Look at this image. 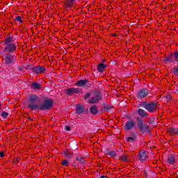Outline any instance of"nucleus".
Returning a JSON list of instances; mask_svg holds the SVG:
<instances>
[{"instance_id": "nucleus-1", "label": "nucleus", "mask_w": 178, "mask_h": 178, "mask_svg": "<svg viewBox=\"0 0 178 178\" xmlns=\"http://www.w3.org/2000/svg\"><path fill=\"white\" fill-rule=\"evenodd\" d=\"M38 101V97L35 95H31L29 97V108L32 111H41V104L37 102Z\"/></svg>"}, {"instance_id": "nucleus-31", "label": "nucleus", "mask_w": 178, "mask_h": 178, "mask_svg": "<svg viewBox=\"0 0 178 178\" xmlns=\"http://www.w3.org/2000/svg\"><path fill=\"white\" fill-rule=\"evenodd\" d=\"M173 73L175 76H178V67L174 69Z\"/></svg>"}, {"instance_id": "nucleus-30", "label": "nucleus", "mask_w": 178, "mask_h": 178, "mask_svg": "<svg viewBox=\"0 0 178 178\" xmlns=\"http://www.w3.org/2000/svg\"><path fill=\"white\" fill-rule=\"evenodd\" d=\"M75 1H76V0H70V1H69L70 6H73V5H74Z\"/></svg>"}, {"instance_id": "nucleus-19", "label": "nucleus", "mask_w": 178, "mask_h": 178, "mask_svg": "<svg viewBox=\"0 0 178 178\" xmlns=\"http://www.w3.org/2000/svg\"><path fill=\"white\" fill-rule=\"evenodd\" d=\"M105 67H106V65H105V64H104V63H101L97 67V70H98V72H104V70H105Z\"/></svg>"}, {"instance_id": "nucleus-39", "label": "nucleus", "mask_w": 178, "mask_h": 178, "mask_svg": "<svg viewBox=\"0 0 178 178\" xmlns=\"http://www.w3.org/2000/svg\"><path fill=\"white\" fill-rule=\"evenodd\" d=\"M113 35H114V37H116V35H115V34H113Z\"/></svg>"}, {"instance_id": "nucleus-7", "label": "nucleus", "mask_w": 178, "mask_h": 178, "mask_svg": "<svg viewBox=\"0 0 178 178\" xmlns=\"http://www.w3.org/2000/svg\"><path fill=\"white\" fill-rule=\"evenodd\" d=\"M81 89L79 88H70L66 90L67 95H72L73 94H80Z\"/></svg>"}, {"instance_id": "nucleus-12", "label": "nucleus", "mask_w": 178, "mask_h": 178, "mask_svg": "<svg viewBox=\"0 0 178 178\" xmlns=\"http://www.w3.org/2000/svg\"><path fill=\"white\" fill-rule=\"evenodd\" d=\"M164 62H177L175 53H171L170 56L165 57Z\"/></svg>"}, {"instance_id": "nucleus-8", "label": "nucleus", "mask_w": 178, "mask_h": 178, "mask_svg": "<svg viewBox=\"0 0 178 178\" xmlns=\"http://www.w3.org/2000/svg\"><path fill=\"white\" fill-rule=\"evenodd\" d=\"M45 67L41 65L35 66L32 68V71L36 74H42V73L45 72Z\"/></svg>"}, {"instance_id": "nucleus-24", "label": "nucleus", "mask_w": 178, "mask_h": 178, "mask_svg": "<svg viewBox=\"0 0 178 178\" xmlns=\"http://www.w3.org/2000/svg\"><path fill=\"white\" fill-rule=\"evenodd\" d=\"M61 165H63V166H69V161L67 160H63Z\"/></svg>"}, {"instance_id": "nucleus-18", "label": "nucleus", "mask_w": 178, "mask_h": 178, "mask_svg": "<svg viewBox=\"0 0 178 178\" xmlns=\"http://www.w3.org/2000/svg\"><path fill=\"white\" fill-rule=\"evenodd\" d=\"M83 112H84V106H83L80 104H78L76 106V113L79 115H81V113H83Z\"/></svg>"}, {"instance_id": "nucleus-10", "label": "nucleus", "mask_w": 178, "mask_h": 178, "mask_svg": "<svg viewBox=\"0 0 178 178\" xmlns=\"http://www.w3.org/2000/svg\"><path fill=\"white\" fill-rule=\"evenodd\" d=\"M136 126V121L130 120L125 123V130H131Z\"/></svg>"}, {"instance_id": "nucleus-37", "label": "nucleus", "mask_w": 178, "mask_h": 178, "mask_svg": "<svg viewBox=\"0 0 178 178\" xmlns=\"http://www.w3.org/2000/svg\"><path fill=\"white\" fill-rule=\"evenodd\" d=\"M108 108H109V106H105V109H108Z\"/></svg>"}, {"instance_id": "nucleus-15", "label": "nucleus", "mask_w": 178, "mask_h": 178, "mask_svg": "<svg viewBox=\"0 0 178 178\" xmlns=\"http://www.w3.org/2000/svg\"><path fill=\"white\" fill-rule=\"evenodd\" d=\"M88 83V80H79L77 82L75 83L76 86H78V87H85L86 85Z\"/></svg>"}, {"instance_id": "nucleus-23", "label": "nucleus", "mask_w": 178, "mask_h": 178, "mask_svg": "<svg viewBox=\"0 0 178 178\" xmlns=\"http://www.w3.org/2000/svg\"><path fill=\"white\" fill-rule=\"evenodd\" d=\"M127 140L129 143H134V141H136V136H134L132 137H128Z\"/></svg>"}, {"instance_id": "nucleus-35", "label": "nucleus", "mask_w": 178, "mask_h": 178, "mask_svg": "<svg viewBox=\"0 0 178 178\" xmlns=\"http://www.w3.org/2000/svg\"><path fill=\"white\" fill-rule=\"evenodd\" d=\"M65 130H67V131H70V127H65Z\"/></svg>"}, {"instance_id": "nucleus-29", "label": "nucleus", "mask_w": 178, "mask_h": 178, "mask_svg": "<svg viewBox=\"0 0 178 178\" xmlns=\"http://www.w3.org/2000/svg\"><path fill=\"white\" fill-rule=\"evenodd\" d=\"M1 116H2L3 118H8V116H9V113H6V112H3V113H1Z\"/></svg>"}, {"instance_id": "nucleus-25", "label": "nucleus", "mask_w": 178, "mask_h": 178, "mask_svg": "<svg viewBox=\"0 0 178 178\" xmlns=\"http://www.w3.org/2000/svg\"><path fill=\"white\" fill-rule=\"evenodd\" d=\"M121 159L124 162H127V161H129V157L127 156V155H123L121 156Z\"/></svg>"}, {"instance_id": "nucleus-6", "label": "nucleus", "mask_w": 178, "mask_h": 178, "mask_svg": "<svg viewBox=\"0 0 178 178\" xmlns=\"http://www.w3.org/2000/svg\"><path fill=\"white\" fill-rule=\"evenodd\" d=\"M138 127L141 133H149V127L147 124H144V120H138Z\"/></svg>"}, {"instance_id": "nucleus-5", "label": "nucleus", "mask_w": 178, "mask_h": 178, "mask_svg": "<svg viewBox=\"0 0 178 178\" xmlns=\"http://www.w3.org/2000/svg\"><path fill=\"white\" fill-rule=\"evenodd\" d=\"M54 102L52 99H45L42 104H40V111L49 110L52 108Z\"/></svg>"}, {"instance_id": "nucleus-32", "label": "nucleus", "mask_w": 178, "mask_h": 178, "mask_svg": "<svg viewBox=\"0 0 178 178\" xmlns=\"http://www.w3.org/2000/svg\"><path fill=\"white\" fill-rule=\"evenodd\" d=\"M79 162L80 163H84L86 162V160H84V157H81Z\"/></svg>"}, {"instance_id": "nucleus-13", "label": "nucleus", "mask_w": 178, "mask_h": 178, "mask_svg": "<svg viewBox=\"0 0 178 178\" xmlns=\"http://www.w3.org/2000/svg\"><path fill=\"white\" fill-rule=\"evenodd\" d=\"M168 133L170 136H177L178 129L177 128H168Z\"/></svg>"}, {"instance_id": "nucleus-38", "label": "nucleus", "mask_w": 178, "mask_h": 178, "mask_svg": "<svg viewBox=\"0 0 178 178\" xmlns=\"http://www.w3.org/2000/svg\"><path fill=\"white\" fill-rule=\"evenodd\" d=\"M19 159H20V158L18 157V158L17 159V161H19Z\"/></svg>"}, {"instance_id": "nucleus-11", "label": "nucleus", "mask_w": 178, "mask_h": 178, "mask_svg": "<svg viewBox=\"0 0 178 178\" xmlns=\"http://www.w3.org/2000/svg\"><path fill=\"white\" fill-rule=\"evenodd\" d=\"M138 156L140 161H147L148 159V152L141 150L139 152Z\"/></svg>"}, {"instance_id": "nucleus-20", "label": "nucleus", "mask_w": 178, "mask_h": 178, "mask_svg": "<svg viewBox=\"0 0 178 178\" xmlns=\"http://www.w3.org/2000/svg\"><path fill=\"white\" fill-rule=\"evenodd\" d=\"M31 87H33L34 90H40V88H41V85L40 83L34 82L31 84Z\"/></svg>"}, {"instance_id": "nucleus-28", "label": "nucleus", "mask_w": 178, "mask_h": 178, "mask_svg": "<svg viewBox=\"0 0 178 178\" xmlns=\"http://www.w3.org/2000/svg\"><path fill=\"white\" fill-rule=\"evenodd\" d=\"M90 97H91V93L88 92V93H86L84 96V99H88V98H90Z\"/></svg>"}, {"instance_id": "nucleus-36", "label": "nucleus", "mask_w": 178, "mask_h": 178, "mask_svg": "<svg viewBox=\"0 0 178 178\" xmlns=\"http://www.w3.org/2000/svg\"><path fill=\"white\" fill-rule=\"evenodd\" d=\"M80 159H81V156L76 157V161H79L80 162Z\"/></svg>"}, {"instance_id": "nucleus-3", "label": "nucleus", "mask_w": 178, "mask_h": 178, "mask_svg": "<svg viewBox=\"0 0 178 178\" xmlns=\"http://www.w3.org/2000/svg\"><path fill=\"white\" fill-rule=\"evenodd\" d=\"M4 44L6 45L4 49L7 51V52H14V51H16V45L13 43V38H6Z\"/></svg>"}, {"instance_id": "nucleus-9", "label": "nucleus", "mask_w": 178, "mask_h": 178, "mask_svg": "<svg viewBox=\"0 0 178 178\" xmlns=\"http://www.w3.org/2000/svg\"><path fill=\"white\" fill-rule=\"evenodd\" d=\"M149 94V90L147 88H143L140 90L138 93V98H145L148 97V95Z\"/></svg>"}, {"instance_id": "nucleus-34", "label": "nucleus", "mask_w": 178, "mask_h": 178, "mask_svg": "<svg viewBox=\"0 0 178 178\" xmlns=\"http://www.w3.org/2000/svg\"><path fill=\"white\" fill-rule=\"evenodd\" d=\"M175 56H176V58H177V62H178V51H175Z\"/></svg>"}, {"instance_id": "nucleus-26", "label": "nucleus", "mask_w": 178, "mask_h": 178, "mask_svg": "<svg viewBox=\"0 0 178 178\" xmlns=\"http://www.w3.org/2000/svg\"><path fill=\"white\" fill-rule=\"evenodd\" d=\"M15 20H17V22H19V23H23V20H22L21 16L16 17Z\"/></svg>"}, {"instance_id": "nucleus-22", "label": "nucleus", "mask_w": 178, "mask_h": 178, "mask_svg": "<svg viewBox=\"0 0 178 178\" xmlns=\"http://www.w3.org/2000/svg\"><path fill=\"white\" fill-rule=\"evenodd\" d=\"M168 162L170 163V165H173L175 163V157L172 156L168 157Z\"/></svg>"}, {"instance_id": "nucleus-4", "label": "nucleus", "mask_w": 178, "mask_h": 178, "mask_svg": "<svg viewBox=\"0 0 178 178\" xmlns=\"http://www.w3.org/2000/svg\"><path fill=\"white\" fill-rule=\"evenodd\" d=\"M102 99L101 92H95L92 98L89 99V104H98Z\"/></svg>"}, {"instance_id": "nucleus-33", "label": "nucleus", "mask_w": 178, "mask_h": 178, "mask_svg": "<svg viewBox=\"0 0 178 178\" xmlns=\"http://www.w3.org/2000/svg\"><path fill=\"white\" fill-rule=\"evenodd\" d=\"M5 156V153L3 152H0V157L3 158Z\"/></svg>"}, {"instance_id": "nucleus-21", "label": "nucleus", "mask_w": 178, "mask_h": 178, "mask_svg": "<svg viewBox=\"0 0 178 178\" xmlns=\"http://www.w3.org/2000/svg\"><path fill=\"white\" fill-rule=\"evenodd\" d=\"M64 154L65 156H67V158H72L73 156V153L69 152L68 150L65 151Z\"/></svg>"}, {"instance_id": "nucleus-14", "label": "nucleus", "mask_w": 178, "mask_h": 178, "mask_svg": "<svg viewBox=\"0 0 178 178\" xmlns=\"http://www.w3.org/2000/svg\"><path fill=\"white\" fill-rule=\"evenodd\" d=\"M4 60H5L6 63H7V65H10V63H12L14 60L13 56L10 55V54H7Z\"/></svg>"}, {"instance_id": "nucleus-17", "label": "nucleus", "mask_w": 178, "mask_h": 178, "mask_svg": "<svg viewBox=\"0 0 178 178\" xmlns=\"http://www.w3.org/2000/svg\"><path fill=\"white\" fill-rule=\"evenodd\" d=\"M137 113L139 115V116H142L143 118L146 117L148 115V113H147V111H145L143 108L138 109Z\"/></svg>"}, {"instance_id": "nucleus-2", "label": "nucleus", "mask_w": 178, "mask_h": 178, "mask_svg": "<svg viewBox=\"0 0 178 178\" xmlns=\"http://www.w3.org/2000/svg\"><path fill=\"white\" fill-rule=\"evenodd\" d=\"M141 106L145 108L148 112H155L159 109V104H158V102H143L141 104Z\"/></svg>"}, {"instance_id": "nucleus-27", "label": "nucleus", "mask_w": 178, "mask_h": 178, "mask_svg": "<svg viewBox=\"0 0 178 178\" xmlns=\"http://www.w3.org/2000/svg\"><path fill=\"white\" fill-rule=\"evenodd\" d=\"M108 155H110L111 156H116V152L114 151H111L108 152Z\"/></svg>"}, {"instance_id": "nucleus-16", "label": "nucleus", "mask_w": 178, "mask_h": 178, "mask_svg": "<svg viewBox=\"0 0 178 178\" xmlns=\"http://www.w3.org/2000/svg\"><path fill=\"white\" fill-rule=\"evenodd\" d=\"M89 110L92 115H97L98 113V106L95 104L92 105Z\"/></svg>"}]
</instances>
